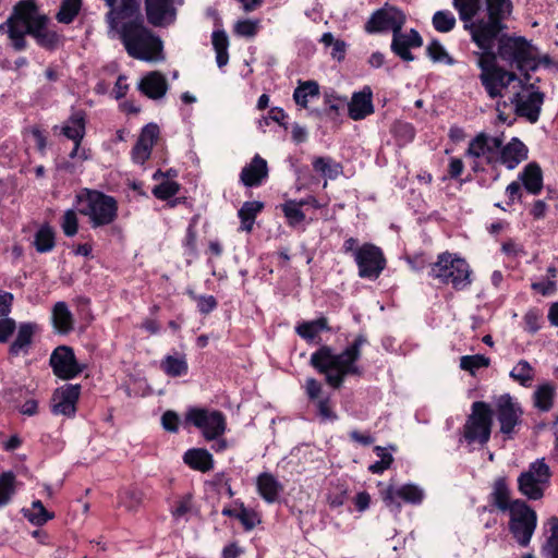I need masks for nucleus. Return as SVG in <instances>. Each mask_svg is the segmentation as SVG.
Here are the masks:
<instances>
[{
    "instance_id": "f257e3e1",
    "label": "nucleus",
    "mask_w": 558,
    "mask_h": 558,
    "mask_svg": "<svg viewBox=\"0 0 558 558\" xmlns=\"http://www.w3.org/2000/svg\"><path fill=\"white\" fill-rule=\"evenodd\" d=\"M368 343L365 333L355 336L341 352L337 353L332 347L320 344L310 359V365L320 375L332 389L339 390L349 376L362 377L363 368L357 364L362 356V348Z\"/></svg>"
},
{
    "instance_id": "f03ea898",
    "label": "nucleus",
    "mask_w": 558,
    "mask_h": 558,
    "mask_svg": "<svg viewBox=\"0 0 558 558\" xmlns=\"http://www.w3.org/2000/svg\"><path fill=\"white\" fill-rule=\"evenodd\" d=\"M119 35L130 57L148 62L162 58L163 43L144 25L143 16L122 23Z\"/></svg>"
},
{
    "instance_id": "7ed1b4c3",
    "label": "nucleus",
    "mask_w": 558,
    "mask_h": 558,
    "mask_svg": "<svg viewBox=\"0 0 558 558\" xmlns=\"http://www.w3.org/2000/svg\"><path fill=\"white\" fill-rule=\"evenodd\" d=\"M499 59L511 68L515 69L523 75V80H519L522 88H534L535 84L529 83L531 75L539 66V61L535 56V48L523 36L505 35L500 38L497 47Z\"/></svg>"
},
{
    "instance_id": "20e7f679",
    "label": "nucleus",
    "mask_w": 558,
    "mask_h": 558,
    "mask_svg": "<svg viewBox=\"0 0 558 558\" xmlns=\"http://www.w3.org/2000/svg\"><path fill=\"white\" fill-rule=\"evenodd\" d=\"M487 19H477L464 22V28L470 32L472 41L480 49H490L499 45L502 36L507 35L508 28L505 21L512 13L511 9L484 3Z\"/></svg>"
},
{
    "instance_id": "39448f33",
    "label": "nucleus",
    "mask_w": 558,
    "mask_h": 558,
    "mask_svg": "<svg viewBox=\"0 0 558 558\" xmlns=\"http://www.w3.org/2000/svg\"><path fill=\"white\" fill-rule=\"evenodd\" d=\"M77 211L88 218L93 229L109 226L118 218V201L101 191L82 189L75 195Z\"/></svg>"
},
{
    "instance_id": "423d86ee",
    "label": "nucleus",
    "mask_w": 558,
    "mask_h": 558,
    "mask_svg": "<svg viewBox=\"0 0 558 558\" xmlns=\"http://www.w3.org/2000/svg\"><path fill=\"white\" fill-rule=\"evenodd\" d=\"M472 269L465 258L448 251L439 253L436 262L430 264L428 277L438 283L451 286L456 291H462L472 283Z\"/></svg>"
},
{
    "instance_id": "0eeeda50",
    "label": "nucleus",
    "mask_w": 558,
    "mask_h": 558,
    "mask_svg": "<svg viewBox=\"0 0 558 558\" xmlns=\"http://www.w3.org/2000/svg\"><path fill=\"white\" fill-rule=\"evenodd\" d=\"M36 0H20L7 20L8 37L12 41L15 51H23L27 48L26 29L34 27L36 21L43 17Z\"/></svg>"
},
{
    "instance_id": "6e6552de",
    "label": "nucleus",
    "mask_w": 558,
    "mask_h": 558,
    "mask_svg": "<svg viewBox=\"0 0 558 558\" xmlns=\"http://www.w3.org/2000/svg\"><path fill=\"white\" fill-rule=\"evenodd\" d=\"M492 411L505 440L514 439L523 425L524 409L517 397L502 393L494 398Z\"/></svg>"
},
{
    "instance_id": "1a4fd4ad",
    "label": "nucleus",
    "mask_w": 558,
    "mask_h": 558,
    "mask_svg": "<svg viewBox=\"0 0 558 558\" xmlns=\"http://www.w3.org/2000/svg\"><path fill=\"white\" fill-rule=\"evenodd\" d=\"M492 426V405L485 401H474L463 425V437L466 442L486 445L490 439Z\"/></svg>"
},
{
    "instance_id": "9d476101",
    "label": "nucleus",
    "mask_w": 558,
    "mask_h": 558,
    "mask_svg": "<svg viewBox=\"0 0 558 558\" xmlns=\"http://www.w3.org/2000/svg\"><path fill=\"white\" fill-rule=\"evenodd\" d=\"M508 513L509 532L521 547L529 546L537 526L535 510L525 500L514 499L513 508Z\"/></svg>"
},
{
    "instance_id": "9b49d317",
    "label": "nucleus",
    "mask_w": 558,
    "mask_h": 558,
    "mask_svg": "<svg viewBox=\"0 0 558 558\" xmlns=\"http://www.w3.org/2000/svg\"><path fill=\"white\" fill-rule=\"evenodd\" d=\"M185 422L201 429L208 441L217 439L226 430V416L218 410L191 408L185 414Z\"/></svg>"
},
{
    "instance_id": "f8f14e48",
    "label": "nucleus",
    "mask_w": 558,
    "mask_h": 558,
    "mask_svg": "<svg viewBox=\"0 0 558 558\" xmlns=\"http://www.w3.org/2000/svg\"><path fill=\"white\" fill-rule=\"evenodd\" d=\"M359 276L363 279L376 280L386 268V257L383 250L369 242L363 243L355 252Z\"/></svg>"
},
{
    "instance_id": "ddd939ff",
    "label": "nucleus",
    "mask_w": 558,
    "mask_h": 558,
    "mask_svg": "<svg viewBox=\"0 0 558 558\" xmlns=\"http://www.w3.org/2000/svg\"><path fill=\"white\" fill-rule=\"evenodd\" d=\"M407 22L404 12L397 7L385 4L375 10L364 24V31L367 34L395 33L399 27H403Z\"/></svg>"
},
{
    "instance_id": "4468645a",
    "label": "nucleus",
    "mask_w": 558,
    "mask_h": 558,
    "mask_svg": "<svg viewBox=\"0 0 558 558\" xmlns=\"http://www.w3.org/2000/svg\"><path fill=\"white\" fill-rule=\"evenodd\" d=\"M49 365L54 376L70 380L83 373L85 366L77 362L74 350L69 345H58L49 357Z\"/></svg>"
},
{
    "instance_id": "2eb2a0df",
    "label": "nucleus",
    "mask_w": 558,
    "mask_h": 558,
    "mask_svg": "<svg viewBox=\"0 0 558 558\" xmlns=\"http://www.w3.org/2000/svg\"><path fill=\"white\" fill-rule=\"evenodd\" d=\"M81 389L80 384H65L57 388L51 397V413L74 417L77 411Z\"/></svg>"
},
{
    "instance_id": "dca6fc26",
    "label": "nucleus",
    "mask_w": 558,
    "mask_h": 558,
    "mask_svg": "<svg viewBox=\"0 0 558 558\" xmlns=\"http://www.w3.org/2000/svg\"><path fill=\"white\" fill-rule=\"evenodd\" d=\"M381 498L387 508L400 512V500L411 505H420L424 499V492L415 484H404L398 488L390 485L381 492Z\"/></svg>"
},
{
    "instance_id": "f3484780",
    "label": "nucleus",
    "mask_w": 558,
    "mask_h": 558,
    "mask_svg": "<svg viewBox=\"0 0 558 558\" xmlns=\"http://www.w3.org/2000/svg\"><path fill=\"white\" fill-rule=\"evenodd\" d=\"M422 46L423 37L415 28L402 32V27H399L392 34L390 50L402 61L412 62L415 60V56L411 50Z\"/></svg>"
},
{
    "instance_id": "a211bd4d",
    "label": "nucleus",
    "mask_w": 558,
    "mask_h": 558,
    "mask_svg": "<svg viewBox=\"0 0 558 558\" xmlns=\"http://www.w3.org/2000/svg\"><path fill=\"white\" fill-rule=\"evenodd\" d=\"M305 395L310 402L315 403L318 416L323 421H336L337 413L333 411V404L330 393L324 395L323 384L314 377L305 379L304 384Z\"/></svg>"
},
{
    "instance_id": "6ab92c4d",
    "label": "nucleus",
    "mask_w": 558,
    "mask_h": 558,
    "mask_svg": "<svg viewBox=\"0 0 558 558\" xmlns=\"http://www.w3.org/2000/svg\"><path fill=\"white\" fill-rule=\"evenodd\" d=\"M147 22L154 27H165L175 21L173 0H144Z\"/></svg>"
},
{
    "instance_id": "aec40b11",
    "label": "nucleus",
    "mask_w": 558,
    "mask_h": 558,
    "mask_svg": "<svg viewBox=\"0 0 558 558\" xmlns=\"http://www.w3.org/2000/svg\"><path fill=\"white\" fill-rule=\"evenodd\" d=\"M160 135V129L156 123L146 124L132 148V159L135 163L144 165L151 156L153 147Z\"/></svg>"
},
{
    "instance_id": "412c9836",
    "label": "nucleus",
    "mask_w": 558,
    "mask_h": 558,
    "mask_svg": "<svg viewBox=\"0 0 558 558\" xmlns=\"http://www.w3.org/2000/svg\"><path fill=\"white\" fill-rule=\"evenodd\" d=\"M545 94L535 90L527 95L525 99L519 93L514 94L511 101L514 104V111L518 117L525 118L530 123L534 124L538 121L544 104Z\"/></svg>"
},
{
    "instance_id": "4be33fe9",
    "label": "nucleus",
    "mask_w": 558,
    "mask_h": 558,
    "mask_svg": "<svg viewBox=\"0 0 558 558\" xmlns=\"http://www.w3.org/2000/svg\"><path fill=\"white\" fill-rule=\"evenodd\" d=\"M480 80L487 95L495 99L501 96V90L507 88L512 82L520 78L514 72H510L499 66L488 73H481Z\"/></svg>"
},
{
    "instance_id": "5701e85b",
    "label": "nucleus",
    "mask_w": 558,
    "mask_h": 558,
    "mask_svg": "<svg viewBox=\"0 0 558 558\" xmlns=\"http://www.w3.org/2000/svg\"><path fill=\"white\" fill-rule=\"evenodd\" d=\"M513 500L511 499V489L506 476L495 478L492 485V492L487 496L488 505L485 510L493 512L498 510L500 512H508L513 508Z\"/></svg>"
},
{
    "instance_id": "b1692460",
    "label": "nucleus",
    "mask_w": 558,
    "mask_h": 558,
    "mask_svg": "<svg viewBox=\"0 0 558 558\" xmlns=\"http://www.w3.org/2000/svg\"><path fill=\"white\" fill-rule=\"evenodd\" d=\"M374 113L373 92L369 86L353 93L348 104V114L354 121H360Z\"/></svg>"
},
{
    "instance_id": "393cba45",
    "label": "nucleus",
    "mask_w": 558,
    "mask_h": 558,
    "mask_svg": "<svg viewBox=\"0 0 558 558\" xmlns=\"http://www.w3.org/2000/svg\"><path fill=\"white\" fill-rule=\"evenodd\" d=\"M268 177L267 161L259 155H255L240 173V181L247 187L259 186Z\"/></svg>"
},
{
    "instance_id": "a878e982",
    "label": "nucleus",
    "mask_w": 558,
    "mask_h": 558,
    "mask_svg": "<svg viewBox=\"0 0 558 558\" xmlns=\"http://www.w3.org/2000/svg\"><path fill=\"white\" fill-rule=\"evenodd\" d=\"M529 157V149L526 145L518 137H512L511 141L506 144L499 156L500 163L505 165L509 170L518 167V165Z\"/></svg>"
},
{
    "instance_id": "bb28decb",
    "label": "nucleus",
    "mask_w": 558,
    "mask_h": 558,
    "mask_svg": "<svg viewBox=\"0 0 558 558\" xmlns=\"http://www.w3.org/2000/svg\"><path fill=\"white\" fill-rule=\"evenodd\" d=\"M51 325L58 335H69L74 329V316L65 302L54 303L51 310Z\"/></svg>"
},
{
    "instance_id": "cd10ccee",
    "label": "nucleus",
    "mask_w": 558,
    "mask_h": 558,
    "mask_svg": "<svg viewBox=\"0 0 558 558\" xmlns=\"http://www.w3.org/2000/svg\"><path fill=\"white\" fill-rule=\"evenodd\" d=\"M322 331H330L328 318L325 316H320L314 320L302 322L295 326L296 335L307 343L319 344L322 341L319 332Z\"/></svg>"
},
{
    "instance_id": "c85d7f7f",
    "label": "nucleus",
    "mask_w": 558,
    "mask_h": 558,
    "mask_svg": "<svg viewBox=\"0 0 558 558\" xmlns=\"http://www.w3.org/2000/svg\"><path fill=\"white\" fill-rule=\"evenodd\" d=\"M138 89L150 99H159L166 95L168 82L163 74L153 71L141 80Z\"/></svg>"
},
{
    "instance_id": "c756f323",
    "label": "nucleus",
    "mask_w": 558,
    "mask_h": 558,
    "mask_svg": "<svg viewBox=\"0 0 558 558\" xmlns=\"http://www.w3.org/2000/svg\"><path fill=\"white\" fill-rule=\"evenodd\" d=\"M518 179L527 193L538 195L543 187V170L536 161L529 162L519 173Z\"/></svg>"
},
{
    "instance_id": "7c9ffc66",
    "label": "nucleus",
    "mask_w": 558,
    "mask_h": 558,
    "mask_svg": "<svg viewBox=\"0 0 558 558\" xmlns=\"http://www.w3.org/2000/svg\"><path fill=\"white\" fill-rule=\"evenodd\" d=\"M36 323H21L17 328V335L9 347L11 356H19L21 353L27 354L33 343V338L37 331Z\"/></svg>"
},
{
    "instance_id": "2f4dec72",
    "label": "nucleus",
    "mask_w": 558,
    "mask_h": 558,
    "mask_svg": "<svg viewBox=\"0 0 558 558\" xmlns=\"http://www.w3.org/2000/svg\"><path fill=\"white\" fill-rule=\"evenodd\" d=\"M184 464L194 471L207 473L215 466L213 454L205 448H191L182 457Z\"/></svg>"
},
{
    "instance_id": "473e14b6",
    "label": "nucleus",
    "mask_w": 558,
    "mask_h": 558,
    "mask_svg": "<svg viewBox=\"0 0 558 558\" xmlns=\"http://www.w3.org/2000/svg\"><path fill=\"white\" fill-rule=\"evenodd\" d=\"M47 24L48 17L43 15L36 21L34 27L26 29V35L34 37L38 46L47 50H53L58 46L59 35L53 31H48Z\"/></svg>"
},
{
    "instance_id": "72a5a7b5",
    "label": "nucleus",
    "mask_w": 558,
    "mask_h": 558,
    "mask_svg": "<svg viewBox=\"0 0 558 558\" xmlns=\"http://www.w3.org/2000/svg\"><path fill=\"white\" fill-rule=\"evenodd\" d=\"M256 486L259 496L269 504L277 501L283 489L282 484L268 472H263L257 476Z\"/></svg>"
},
{
    "instance_id": "f704fd0d",
    "label": "nucleus",
    "mask_w": 558,
    "mask_h": 558,
    "mask_svg": "<svg viewBox=\"0 0 558 558\" xmlns=\"http://www.w3.org/2000/svg\"><path fill=\"white\" fill-rule=\"evenodd\" d=\"M61 133L71 141H83L86 133V112L84 110L73 111L63 124Z\"/></svg>"
},
{
    "instance_id": "c9c22d12",
    "label": "nucleus",
    "mask_w": 558,
    "mask_h": 558,
    "mask_svg": "<svg viewBox=\"0 0 558 558\" xmlns=\"http://www.w3.org/2000/svg\"><path fill=\"white\" fill-rule=\"evenodd\" d=\"M137 16H143L141 13V1L121 0V4L118 7V10L108 12L107 20L110 26L114 27L117 25L118 20H133L137 19Z\"/></svg>"
},
{
    "instance_id": "e433bc0d",
    "label": "nucleus",
    "mask_w": 558,
    "mask_h": 558,
    "mask_svg": "<svg viewBox=\"0 0 558 558\" xmlns=\"http://www.w3.org/2000/svg\"><path fill=\"white\" fill-rule=\"evenodd\" d=\"M543 483L533 477L531 473L522 472L518 477V490L531 500H538L544 496Z\"/></svg>"
},
{
    "instance_id": "4c0bfd02",
    "label": "nucleus",
    "mask_w": 558,
    "mask_h": 558,
    "mask_svg": "<svg viewBox=\"0 0 558 558\" xmlns=\"http://www.w3.org/2000/svg\"><path fill=\"white\" fill-rule=\"evenodd\" d=\"M556 397V387L550 383L539 385L533 393V404L541 412H548Z\"/></svg>"
},
{
    "instance_id": "58836bf2",
    "label": "nucleus",
    "mask_w": 558,
    "mask_h": 558,
    "mask_svg": "<svg viewBox=\"0 0 558 558\" xmlns=\"http://www.w3.org/2000/svg\"><path fill=\"white\" fill-rule=\"evenodd\" d=\"M320 95L319 84L316 81H300L293 92V100L304 109L308 106L310 98H318Z\"/></svg>"
},
{
    "instance_id": "ea45409f",
    "label": "nucleus",
    "mask_w": 558,
    "mask_h": 558,
    "mask_svg": "<svg viewBox=\"0 0 558 558\" xmlns=\"http://www.w3.org/2000/svg\"><path fill=\"white\" fill-rule=\"evenodd\" d=\"M211 44L216 52V62L219 69L229 62V38L225 29H216L211 34Z\"/></svg>"
},
{
    "instance_id": "a19ab883",
    "label": "nucleus",
    "mask_w": 558,
    "mask_h": 558,
    "mask_svg": "<svg viewBox=\"0 0 558 558\" xmlns=\"http://www.w3.org/2000/svg\"><path fill=\"white\" fill-rule=\"evenodd\" d=\"M40 254L51 252L56 246V232L48 223L43 225L34 235L33 242Z\"/></svg>"
},
{
    "instance_id": "79ce46f5",
    "label": "nucleus",
    "mask_w": 558,
    "mask_h": 558,
    "mask_svg": "<svg viewBox=\"0 0 558 558\" xmlns=\"http://www.w3.org/2000/svg\"><path fill=\"white\" fill-rule=\"evenodd\" d=\"M313 169L329 180H336L342 173V165L331 157H315L312 161Z\"/></svg>"
},
{
    "instance_id": "37998d69",
    "label": "nucleus",
    "mask_w": 558,
    "mask_h": 558,
    "mask_svg": "<svg viewBox=\"0 0 558 558\" xmlns=\"http://www.w3.org/2000/svg\"><path fill=\"white\" fill-rule=\"evenodd\" d=\"M160 368L170 377H181L189 372V365L184 356L166 355L160 363Z\"/></svg>"
},
{
    "instance_id": "c03bdc74",
    "label": "nucleus",
    "mask_w": 558,
    "mask_h": 558,
    "mask_svg": "<svg viewBox=\"0 0 558 558\" xmlns=\"http://www.w3.org/2000/svg\"><path fill=\"white\" fill-rule=\"evenodd\" d=\"M490 136L486 133H480L473 137L464 153L465 157L478 159L488 153H493V147L489 145Z\"/></svg>"
},
{
    "instance_id": "a18cd8bd",
    "label": "nucleus",
    "mask_w": 558,
    "mask_h": 558,
    "mask_svg": "<svg viewBox=\"0 0 558 558\" xmlns=\"http://www.w3.org/2000/svg\"><path fill=\"white\" fill-rule=\"evenodd\" d=\"M199 216L194 215L189 222V226L185 231L184 239L182 240V246L184 248V254L192 258H196L198 256L197 252V230L196 226L198 222Z\"/></svg>"
},
{
    "instance_id": "49530a36",
    "label": "nucleus",
    "mask_w": 558,
    "mask_h": 558,
    "mask_svg": "<svg viewBox=\"0 0 558 558\" xmlns=\"http://www.w3.org/2000/svg\"><path fill=\"white\" fill-rule=\"evenodd\" d=\"M281 211L287 219V225L295 228L305 220V214L302 207L296 203V199H288L280 205Z\"/></svg>"
},
{
    "instance_id": "de8ad7c7",
    "label": "nucleus",
    "mask_w": 558,
    "mask_h": 558,
    "mask_svg": "<svg viewBox=\"0 0 558 558\" xmlns=\"http://www.w3.org/2000/svg\"><path fill=\"white\" fill-rule=\"evenodd\" d=\"M24 517L34 525H44L46 522L54 518L53 512H49L40 500L32 502V509L24 511Z\"/></svg>"
},
{
    "instance_id": "09e8293b",
    "label": "nucleus",
    "mask_w": 558,
    "mask_h": 558,
    "mask_svg": "<svg viewBox=\"0 0 558 558\" xmlns=\"http://www.w3.org/2000/svg\"><path fill=\"white\" fill-rule=\"evenodd\" d=\"M484 0H453L460 20L463 22L474 19L482 9Z\"/></svg>"
},
{
    "instance_id": "8fccbe9b",
    "label": "nucleus",
    "mask_w": 558,
    "mask_h": 558,
    "mask_svg": "<svg viewBox=\"0 0 558 558\" xmlns=\"http://www.w3.org/2000/svg\"><path fill=\"white\" fill-rule=\"evenodd\" d=\"M81 8L82 0H62L56 19L59 23L70 24L78 15Z\"/></svg>"
},
{
    "instance_id": "3c124183",
    "label": "nucleus",
    "mask_w": 558,
    "mask_h": 558,
    "mask_svg": "<svg viewBox=\"0 0 558 558\" xmlns=\"http://www.w3.org/2000/svg\"><path fill=\"white\" fill-rule=\"evenodd\" d=\"M232 477L226 471L217 472L213 475L211 480L206 482L213 490L216 493H221L223 488L229 498H232L235 495V492L231 487Z\"/></svg>"
},
{
    "instance_id": "603ef678",
    "label": "nucleus",
    "mask_w": 558,
    "mask_h": 558,
    "mask_svg": "<svg viewBox=\"0 0 558 558\" xmlns=\"http://www.w3.org/2000/svg\"><path fill=\"white\" fill-rule=\"evenodd\" d=\"M510 377L522 386H529L534 377V371L526 360H520L510 372Z\"/></svg>"
},
{
    "instance_id": "864d4df0",
    "label": "nucleus",
    "mask_w": 558,
    "mask_h": 558,
    "mask_svg": "<svg viewBox=\"0 0 558 558\" xmlns=\"http://www.w3.org/2000/svg\"><path fill=\"white\" fill-rule=\"evenodd\" d=\"M490 365V359L483 354L463 355L460 359V368L474 375L480 368Z\"/></svg>"
},
{
    "instance_id": "5fc2aeb1",
    "label": "nucleus",
    "mask_w": 558,
    "mask_h": 558,
    "mask_svg": "<svg viewBox=\"0 0 558 558\" xmlns=\"http://www.w3.org/2000/svg\"><path fill=\"white\" fill-rule=\"evenodd\" d=\"M434 28L439 33H448L456 26V17L452 12L448 10H441L435 12L432 19Z\"/></svg>"
},
{
    "instance_id": "6e6d98bb",
    "label": "nucleus",
    "mask_w": 558,
    "mask_h": 558,
    "mask_svg": "<svg viewBox=\"0 0 558 558\" xmlns=\"http://www.w3.org/2000/svg\"><path fill=\"white\" fill-rule=\"evenodd\" d=\"M185 293L197 303V311L202 315H208L218 307V301L214 295H199L192 289H187Z\"/></svg>"
},
{
    "instance_id": "4d7b16f0",
    "label": "nucleus",
    "mask_w": 558,
    "mask_h": 558,
    "mask_svg": "<svg viewBox=\"0 0 558 558\" xmlns=\"http://www.w3.org/2000/svg\"><path fill=\"white\" fill-rule=\"evenodd\" d=\"M15 493V475L13 472H3L0 475V507L7 505Z\"/></svg>"
},
{
    "instance_id": "13d9d810",
    "label": "nucleus",
    "mask_w": 558,
    "mask_h": 558,
    "mask_svg": "<svg viewBox=\"0 0 558 558\" xmlns=\"http://www.w3.org/2000/svg\"><path fill=\"white\" fill-rule=\"evenodd\" d=\"M548 523L551 534L543 547V554L546 558H558V518L551 517Z\"/></svg>"
},
{
    "instance_id": "bf43d9fd",
    "label": "nucleus",
    "mask_w": 558,
    "mask_h": 558,
    "mask_svg": "<svg viewBox=\"0 0 558 558\" xmlns=\"http://www.w3.org/2000/svg\"><path fill=\"white\" fill-rule=\"evenodd\" d=\"M260 28V21L259 20H239L234 24L233 32L235 35L246 38H253L255 37Z\"/></svg>"
},
{
    "instance_id": "052dcab7",
    "label": "nucleus",
    "mask_w": 558,
    "mask_h": 558,
    "mask_svg": "<svg viewBox=\"0 0 558 558\" xmlns=\"http://www.w3.org/2000/svg\"><path fill=\"white\" fill-rule=\"evenodd\" d=\"M181 185L171 180H166L153 189V195L160 201H168L180 191Z\"/></svg>"
},
{
    "instance_id": "680f3d73",
    "label": "nucleus",
    "mask_w": 558,
    "mask_h": 558,
    "mask_svg": "<svg viewBox=\"0 0 558 558\" xmlns=\"http://www.w3.org/2000/svg\"><path fill=\"white\" fill-rule=\"evenodd\" d=\"M482 52L478 54L477 65L481 69V73H488L499 68L497 64V51L494 48L490 49H481Z\"/></svg>"
},
{
    "instance_id": "e2e57ef3",
    "label": "nucleus",
    "mask_w": 558,
    "mask_h": 558,
    "mask_svg": "<svg viewBox=\"0 0 558 558\" xmlns=\"http://www.w3.org/2000/svg\"><path fill=\"white\" fill-rule=\"evenodd\" d=\"M426 54L433 62H446L452 64V58L447 53L439 40L433 39L426 47Z\"/></svg>"
},
{
    "instance_id": "0e129e2a",
    "label": "nucleus",
    "mask_w": 558,
    "mask_h": 558,
    "mask_svg": "<svg viewBox=\"0 0 558 558\" xmlns=\"http://www.w3.org/2000/svg\"><path fill=\"white\" fill-rule=\"evenodd\" d=\"M542 318L543 313L539 308H530L523 316L524 330L531 335L536 333L542 328Z\"/></svg>"
},
{
    "instance_id": "69168bd1",
    "label": "nucleus",
    "mask_w": 558,
    "mask_h": 558,
    "mask_svg": "<svg viewBox=\"0 0 558 558\" xmlns=\"http://www.w3.org/2000/svg\"><path fill=\"white\" fill-rule=\"evenodd\" d=\"M392 133L398 142L402 144L411 143L415 137V129L409 122L399 121L393 124Z\"/></svg>"
},
{
    "instance_id": "338daca9",
    "label": "nucleus",
    "mask_w": 558,
    "mask_h": 558,
    "mask_svg": "<svg viewBox=\"0 0 558 558\" xmlns=\"http://www.w3.org/2000/svg\"><path fill=\"white\" fill-rule=\"evenodd\" d=\"M235 505H239L236 519L241 522L245 531H252L258 522L256 512L247 509L242 501L236 500Z\"/></svg>"
},
{
    "instance_id": "774afa93",
    "label": "nucleus",
    "mask_w": 558,
    "mask_h": 558,
    "mask_svg": "<svg viewBox=\"0 0 558 558\" xmlns=\"http://www.w3.org/2000/svg\"><path fill=\"white\" fill-rule=\"evenodd\" d=\"M264 209V203L259 201L245 202L238 211L240 220L255 221L257 215Z\"/></svg>"
}]
</instances>
